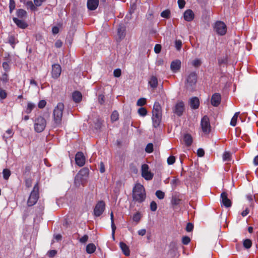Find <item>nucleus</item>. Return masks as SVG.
I'll return each mask as SVG.
<instances>
[{"label": "nucleus", "instance_id": "obj_37", "mask_svg": "<svg viewBox=\"0 0 258 258\" xmlns=\"http://www.w3.org/2000/svg\"><path fill=\"white\" fill-rule=\"evenodd\" d=\"M3 174L4 178L7 180L11 175V171L8 169H4L3 171Z\"/></svg>", "mask_w": 258, "mask_h": 258}, {"label": "nucleus", "instance_id": "obj_57", "mask_svg": "<svg viewBox=\"0 0 258 258\" xmlns=\"http://www.w3.org/2000/svg\"><path fill=\"white\" fill-rule=\"evenodd\" d=\"M57 251L56 250H50L48 252V255L50 257H54Z\"/></svg>", "mask_w": 258, "mask_h": 258}, {"label": "nucleus", "instance_id": "obj_35", "mask_svg": "<svg viewBox=\"0 0 258 258\" xmlns=\"http://www.w3.org/2000/svg\"><path fill=\"white\" fill-rule=\"evenodd\" d=\"M35 105L34 103L31 102L28 103L27 107L26 110V112L28 114L30 113L32 110L34 109Z\"/></svg>", "mask_w": 258, "mask_h": 258}, {"label": "nucleus", "instance_id": "obj_21", "mask_svg": "<svg viewBox=\"0 0 258 258\" xmlns=\"http://www.w3.org/2000/svg\"><path fill=\"white\" fill-rule=\"evenodd\" d=\"M117 35L120 40L122 39L125 35V28L123 25H119L117 29Z\"/></svg>", "mask_w": 258, "mask_h": 258}, {"label": "nucleus", "instance_id": "obj_61", "mask_svg": "<svg viewBox=\"0 0 258 258\" xmlns=\"http://www.w3.org/2000/svg\"><path fill=\"white\" fill-rule=\"evenodd\" d=\"M178 4L180 9H182L184 7L185 2L184 0H178Z\"/></svg>", "mask_w": 258, "mask_h": 258}, {"label": "nucleus", "instance_id": "obj_23", "mask_svg": "<svg viewBox=\"0 0 258 258\" xmlns=\"http://www.w3.org/2000/svg\"><path fill=\"white\" fill-rule=\"evenodd\" d=\"M190 106L192 109H197L200 104L199 100L197 97H193L190 99Z\"/></svg>", "mask_w": 258, "mask_h": 258}, {"label": "nucleus", "instance_id": "obj_29", "mask_svg": "<svg viewBox=\"0 0 258 258\" xmlns=\"http://www.w3.org/2000/svg\"><path fill=\"white\" fill-rule=\"evenodd\" d=\"M27 12L23 9H19L17 11V15L18 17L23 18L27 16Z\"/></svg>", "mask_w": 258, "mask_h": 258}, {"label": "nucleus", "instance_id": "obj_48", "mask_svg": "<svg viewBox=\"0 0 258 258\" xmlns=\"http://www.w3.org/2000/svg\"><path fill=\"white\" fill-rule=\"evenodd\" d=\"M194 229V225L191 223H188L186 226V231L187 232H191Z\"/></svg>", "mask_w": 258, "mask_h": 258}, {"label": "nucleus", "instance_id": "obj_25", "mask_svg": "<svg viewBox=\"0 0 258 258\" xmlns=\"http://www.w3.org/2000/svg\"><path fill=\"white\" fill-rule=\"evenodd\" d=\"M149 84L152 88H156L158 85V80L157 77L154 76H151L149 81Z\"/></svg>", "mask_w": 258, "mask_h": 258}, {"label": "nucleus", "instance_id": "obj_8", "mask_svg": "<svg viewBox=\"0 0 258 258\" xmlns=\"http://www.w3.org/2000/svg\"><path fill=\"white\" fill-rule=\"evenodd\" d=\"M244 205L245 206V210H249L255 208L256 201L255 196L252 194H248L245 195L244 199Z\"/></svg>", "mask_w": 258, "mask_h": 258}, {"label": "nucleus", "instance_id": "obj_56", "mask_svg": "<svg viewBox=\"0 0 258 258\" xmlns=\"http://www.w3.org/2000/svg\"><path fill=\"white\" fill-rule=\"evenodd\" d=\"M7 97V93L6 91L0 88V98L2 99L6 98Z\"/></svg>", "mask_w": 258, "mask_h": 258}, {"label": "nucleus", "instance_id": "obj_4", "mask_svg": "<svg viewBox=\"0 0 258 258\" xmlns=\"http://www.w3.org/2000/svg\"><path fill=\"white\" fill-rule=\"evenodd\" d=\"M46 125V120L42 116H38L34 120V130L37 133H41Z\"/></svg>", "mask_w": 258, "mask_h": 258}, {"label": "nucleus", "instance_id": "obj_27", "mask_svg": "<svg viewBox=\"0 0 258 258\" xmlns=\"http://www.w3.org/2000/svg\"><path fill=\"white\" fill-rule=\"evenodd\" d=\"M184 142L187 146H189L192 143V138L189 134H186L184 136Z\"/></svg>", "mask_w": 258, "mask_h": 258}, {"label": "nucleus", "instance_id": "obj_28", "mask_svg": "<svg viewBox=\"0 0 258 258\" xmlns=\"http://www.w3.org/2000/svg\"><path fill=\"white\" fill-rule=\"evenodd\" d=\"M110 218H111V229H112V235L113 238H114V233L116 230V226L115 225V224L114 223V218H113V212H111L110 213Z\"/></svg>", "mask_w": 258, "mask_h": 258}, {"label": "nucleus", "instance_id": "obj_50", "mask_svg": "<svg viewBox=\"0 0 258 258\" xmlns=\"http://www.w3.org/2000/svg\"><path fill=\"white\" fill-rule=\"evenodd\" d=\"M9 42L11 45H15L17 42L14 36H11L9 37Z\"/></svg>", "mask_w": 258, "mask_h": 258}, {"label": "nucleus", "instance_id": "obj_51", "mask_svg": "<svg viewBox=\"0 0 258 258\" xmlns=\"http://www.w3.org/2000/svg\"><path fill=\"white\" fill-rule=\"evenodd\" d=\"M175 161V157L174 156H170L167 159V163L169 165L173 164Z\"/></svg>", "mask_w": 258, "mask_h": 258}, {"label": "nucleus", "instance_id": "obj_32", "mask_svg": "<svg viewBox=\"0 0 258 258\" xmlns=\"http://www.w3.org/2000/svg\"><path fill=\"white\" fill-rule=\"evenodd\" d=\"M181 203V199L179 197H173L171 200V203L173 205H178Z\"/></svg>", "mask_w": 258, "mask_h": 258}, {"label": "nucleus", "instance_id": "obj_24", "mask_svg": "<svg viewBox=\"0 0 258 258\" xmlns=\"http://www.w3.org/2000/svg\"><path fill=\"white\" fill-rule=\"evenodd\" d=\"M73 100L76 102H79L81 101L82 98V94L79 91H75L72 94Z\"/></svg>", "mask_w": 258, "mask_h": 258}, {"label": "nucleus", "instance_id": "obj_59", "mask_svg": "<svg viewBox=\"0 0 258 258\" xmlns=\"http://www.w3.org/2000/svg\"><path fill=\"white\" fill-rule=\"evenodd\" d=\"M103 211H93V215L96 217H99L102 214Z\"/></svg>", "mask_w": 258, "mask_h": 258}, {"label": "nucleus", "instance_id": "obj_34", "mask_svg": "<svg viewBox=\"0 0 258 258\" xmlns=\"http://www.w3.org/2000/svg\"><path fill=\"white\" fill-rule=\"evenodd\" d=\"M142 217V214L139 212H138L133 215V220L134 221L138 223L140 221Z\"/></svg>", "mask_w": 258, "mask_h": 258}, {"label": "nucleus", "instance_id": "obj_22", "mask_svg": "<svg viewBox=\"0 0 258 258\" xmlns=\"http://www.w3.org/2000/svg\"><path fill=\"white\" fill-rule=\"evenodd\" d=\"M13 20L14 23L20 28L25 29L28 26L27 24L25 23L23 20H19L16 18H13Z\"/></svg>", "mask_w": 258, "mask_h": 258}, {"label": "nucleus", "instance_id": "obj_1", "mask_svg": "<svg viewBox=\"0 0 258 258\" xmlns=\"http://www.w3.org/2000/svg\"><path fill=\"white\" fill-rule=\"evenodd\" d=\"M162 119V110L160 104L156 102L153 106L152 110V124L155 128L158 127Z\"/></svg>", "mask_w": 258, "mask_h": 258}, {"label": "nucleus", "instance_id": "obj_47", "mask_svg": "<svg viewBox=\"0 0 258 258\" xmlns=\"http://www.w3.org/2000/svg\"><path fill=\"white\" fill-rule=\"evenodd\" d=\"M170 15V11L169 10H165L161 13V17L168 18Z\"/></svg>", "mask_w": 258, "mask_h": 258}, {"label": "nucleus", "instance_id": "obj_30", "mask_svg": "<svg viewBox=\"0 0 258 258\" xmlns=\"http://www.w3.org/2000/svg\"><path fill=\"white\" fill-rule=\"evenodd\" d=\"M239 112H236L234 114V116L232 117V118L231 120V121H230L231 125H232L233 126H235L236 125L237 120V118L239 115Z\"/></svg>", "mask_w": 258, "mask_h": 258}, {"label": "nucleus", "instance_id": "obj_19", "mask_svg": "<svg viewBox=\"0 0 258 258\" xmlns=\"http://www.w3.org/2000/svg\"><path fill=\"white\" fill-rule=\"evenodd\" d=\"M184 19L185 21L190 22L194 18V14L191 10H187L184 13Z\"/></svg>", "mask_w": 258, "mask_h": 258}, {"label": "nucleus", "instance_id": "obj_9", "mask_svg": "<svg viewBox=\"0 0 258 258\" xmlns=\"http://www.w3.org/2000/svg\"><path fill=\"white\" fill-rule=\"evenodd\" d=\"M214 30L218 35L222 36L226 34L227 27L223 22L217 21L215 23Z\"/></svg>", "mask_w": 258, "mask_h": 258}, {"label": "nucleus", "instance_id": "obj_54", "mask_svg": "<svg viewBox=\"0 0 258 258\" xmlns=\"http://www.w3.org/2000/svg\"><path fill=\"white\" fill-rule=\"evenodd\" d=\"M46 104V102L44 100H41L38 103V107L39 108H44Z\"/></svg>", "mask_w": 258, "mask_h": 258}, {"label": "nucleus", "instance_id": "obj_55", "mask_svg": "<svg viewBox=\"0 0 258 258\" xmlns=\"http://www.w3.org/2000/svg\"><path fill=\"white\" fill-rule=\"evenodd\" d=\"M113 75L115 77H119L121 75V70L119 69H116L114 70Z\"/></svg>", "mask_w": 258, "mask_h": 258}, {"label": "nucleus", "instance_id": "obj_45", "mask_svg": "<svg viewBox=\"0 0 258 258\" xmlns=\"http://www.w3.org/2000/svg\"><path fill=\"white\" fill-rule=\"evenodd\" d=\"M182 46V42L180 40H176L175 42V46L177 50H180Z\"/></svg>", "mask_w": 258, "mask_h": 258}, {"label": "nucleus", "instance_id": "obj_53", "mask_svg": "<svg viewBox=\"0 0 258 258\" xmlns=\"http://www.w3.org/2000/svg\"><path fill=\"white\" fill-rule=\"evenodd\" d=\"M1 81L4 83H7L8 81V76L6 73L2 75L1 77Z\"/></svg>", "mask_w": 258, "mask_h": 258}, {"label": "nucleus", "instance_id": "obj_2", "mask_svg": "<svg viewBox=\"0 0 258 258\" xmlns=\"http://www.w3.org/2000/svg\"><path fill=\"white\" fill-rule=\"evenodd\" d=\"M133 198L134 201L142 203L146 198V193L144 187L140 183L136 184L133 190Z\"/></svg>", "mask_w": 258, "mask_h": 258}, {"label": "nucleus", "instance_id": "obj_64", "mask_svg": "<svg viewBox=\"0 0 258 258\" xmlns=\"http://www.w3.org/2000/svg\"><path fill=\"white\" fill-rule=\"evenodd\" d=\"M104 96L102 94H100L98 96V101L100 104H103L104 103Z\"/></svg>", "mask_w": 258, "mask_h": 258}, {"label": "nucleus", "instance_id": "obj_42", "mask_svg": "<svg viewBox=\"0 0 258 258\" xmlns=\"http://www.w3.org/2000/svg\"><path fill=\"white\" fill-rule=\"evenodd\" d=\"M138 113L142 116H145L147 113V111L145 108L141 107L138 109Z\"/></svg>", "mask_w": 258, "mask_h": 258}, {"label": "nucleus", "instance_id": "obj_7", "mask_svg": "<svg viewBox=\"0 0 258 258\" xmlns=\"http://www.w3.org/2000/svg\"><path fill=\"white\" fill-rule=\"evenodd\" d=\"M39 198V186L38 183H36L33 187V190L31 191L29 198L28 200V206L30 207L35 205Z\"/></svg>", "mask_w": 258, "mask_h": 258}, {"label": "nucleus", "instance_id": "obj_15", "mask_svg": "<svg viewBox=\"0 0 258 258\" xmlns=\"http://www.w3.org/2000/svg\"><path fill=\"white\" fill-rule=\"evenodd\" d=\"M75 161L77 165L82 167L85 163V159L83 153L78 152L75 156Z\"/></svg>", "mask_w": 258, "mask_h": 258}, {"label": "nucleus", "instance_id": "obj_43", "mask_svg": "<svg viewBox=\"0 0 258 258\" xmlns=\"http://www.w3.org/2000/svg\"><path fill=\"white\" fill-rule=\"evenodd\" d=\"M146 152L151 153L153 151V145L152 143H149L145 148Z\"/></svg>", "mask_w": 258, "mask_h": 258}, {"label": "nucleus", "instance_id": "obj_40", "mask_svg": "<svg viewBox=\"0 0 258 258\" xmlns=\"http://www.w3.org/2000/svg\"><path fill=\"white\" fill-rule=\"evenodd\" d=\"M155 195L160 200L164 199L165 194L161 190H158L156 191Z\"/></svg>", "mask_w": 258, "mask_h": 258}, {"label": "nucleus", "instance_id": "obj_10", "mask_svg": "<svg viewBox=\"0 0 258 258\" xmlns=\"http://www.w3.org/2000/svg\"><path fill=\"white\" fill-rule=\"evenodd\" d=\"M142 176L147 180H151L154 176V174L149 170V166L146 164H144L141 167Z\"/></svg>", "mask_w": 258, "mask_h": 258}, {"label": "nucleus", "instance_id": "obj_20", "mask_svg": "<svg viewBox=\"0 0 258 258\" xmlns=\"http://www.w3.org/2000/svg\"><path fill=\"white\" fill-rule=\"evenodd\" d=\"M119 246L121 248L123 254L126 256H128L130 254V250L128 246L123 242H119Z\"/></svg>", "mask_w": 258, "mask_h": 258}, {"label": "nucleus", "instance_id": "obj_60", "mask_svg": "<svg viewBox=\"0 0 258 258\" xmlns=\"http://www.w3.org/2000/svg\"><path fill=\"white\" fill-rule=\"evenodd\" d=\"M45 0H34V3L36 7H39L41 6L43 2Z\"/></svg>", "mask_w": 258, "mask_h": 258}, {"label": "nucleus", "instance_id": "obj_13", "mask_svg": "<svg viewBox=\"0 0 258 258\" xmlns=\"http://www.w3.org/2000/svg\"><path fill=\"white\" fill-rule=\"evenodd\" d=\"M61 68L59 64H54L52 66L51 75L54 79L58 78L61 74Z\"/></svg>", "mask_w": 258, "mask_h": 258}, {"label": "nucleus", "instance_id": "obj_44", "mask_svg": "<svg viewBox=\"0 0 258 258\" xmlns=\"http://www.w3.org/2000/svg\"><path fill=\"white\" fill-rule=\"evenodd\" d=\"M146 99L144 98H141L138 100V101L137 102V105L139 106H143L144 105H145L146 104Z\"/></svg>", "mask_w": 258, "mask_h": 258}, {"label": "nucleus", "instance_id": "obj_38", "mask_svg": "<svg viewBox=\"0 0 258 258\" xmlns=\"http://www.w3.org/2000/svg\"><path fill=\"white\" fill-rule=\"evenodd\" d=\"M252 245L251 241L249 239H246L243 241V246L245 248H249Z\"/></svg>", "mask_w": 258, "mask_h": 258}, {"label": "nucleus", "instance_id": "obj_49", "mask_svg": "<svg viewBox=\"0 0 258 258\" xmlns=\"http://www.w3.org/2000/svg\"><path fill=\"white\" fill-rule=\"evenodd\" d=\"M201 64V61L199 59H196L192 61V64L195 67H198Z\"/></svg>", "mask_w": 258, "mask_h": 258}, {"label": "nucleus", "instance_id": "obj_46", "mask_svg": "<svg viewBox=\"0 0 258 258\" xmlns=\"http://www.w3.org/2000/svg\"><path fill=\"white\" fill-rule=\"evenodd\" d=\"M190 241V238L187 236H183L182 238V243L184 245L188 244Z\"/></svg>", "mask_w": 258, "mask_h": 258}, {"label": "nucleus", "instance_id": "obj_5", "mask_svg": "<svg viewBox=\"0 0 258 258\" xmlns=\"http://www.w3.org/2000/svg\"><path fill=\"white\" fill-rule=\"evenodd\" d=\"M197 75L195 72L190 73L186 77L185 85L187 89L192 90L196 86Z\"/></svg>", "mask_w": 258, "mask_h": 258}, {"label": "nucleus", "instance_id": "obj_41", "mask_svg": "<svg viewBox=\"0 0 258 258\" xmlns=\"http://www.w3.org/2000/svg\"><path fill=\"white\" fill-rule=\"evenodd\" d=\"M14 133L13 131L11 129H8L6 132V135H4L3 137L4 138H6V140L9 138H11L13 136Z\"/></svg>", "mask_w": 258, "mask_h": 258}, {"label": "nucleus", "instance_id": "obj_14", "mask_svg": "<svg viewBox=\"0 0 258 258\" xmlns=\"http://www.w3.org/2000/svg\"><path fill=\"white\" fill-rule=\"evenodd\" d=\"M221 202L222 205L226 208H229L231 206V202L227 198V194L225 192L221 194Z\"/></svg>", "mask_w": 258, "mask_h": 258}, {"label": "nucleus", "instance_id": "obj_18", "mask_svg": "<svg viewBox=\"0 0 258 258\" xmlns=\"http://www.w3.org/2000/svg\"><path fill=\"white\" fill-rule=\"evenodd\" d=\"M221 101V95L219 93L214 94L211 98V104L214 106H217Z\"/></svg>", "mask_w": 258, "mask_h": 258}, {"label": "nucleus", "instance_id": "obj_39", "mask_svg": "<svg viewBox=\"0 0 258 258\" xmlns=\"http://www.w3.org/2000/svg\"><path fill=\"white\" fill-rule=\"evenodd\" d=\"M118 113L116 111H114L111 115V120L112 122L116 121L118 119Z\"/></svg>", "mask_w": 258, "mask_h": 258}, {"label": "nucleus", "instance_id": "obj_3", "mask_svg": "<svg viewBox=\"0 0 258 258\" xmlns=\"http://www.w3.org/2000/svg\"><path fill=\"white\" fill-rule=\"evenodd\" d=\"M64 105L63 103H58L53 110V124L54 126H57L61 124Z\"/></svg>", "mask_w": 258, "mask_h": 258}, {"label": "nucleus", "instance_id": "obj_31", "mask_svg": "<svg viewBox=\"0 0 258 258\" xmlns=\"http://www.w3.org/2000/svg\"><path fill=\"white\" fill-rule=\"evenodd\" d=\"M105 208V204L103 201H99L96 205L94 210H104Z\"/></svg>", "mask_w": 258, "mask_h": 258}, {"label": "nucleus", "instance_id": "obj_16", "mask_svg": "<svg viewBox=\"0 0 258 258\" xmlns=\"http://www.w3.org/2000/svg\"><path fill=\"white\" fill-rule=\"evenodd\" d=\"M181 61L179 59H176L172 61L170 64V69L173 73L177 72L181 67Z\"/></svg>", "mask_w": 258, "mask_h": 258}, {"label": "nucleus", "instance_id": "obj_36", "mask_svg": "<svg viewBox=\"0 0 258 258\" xmlns=\"http://www.w3.org/2000/svg\"><path fill=\"white\" fill-rule=\"evenodd\" d=\"M223 160L224 161H229L231 160V154L229 152H225L223 155Z\"/></svg>", "mask_w": 258, "mask_h": 258}, {"label": "nucleus", "instance_id": "obj_12", "mask_svg": "<svg viewBox=\"0 0 258 258\" xmlns=\"http://www.w3.org/2000/svg\"><path fill=\"white\" fill-rule=\"evenodd\" d=\"M184 110V104L182 101H178L176 103L174 109V112L178 116L182 115Z\"/></svg>", "mask_w": 258, "mask_h": 258}, {"label": "nucleus", "instance_id": "obj_26", "mask_svg": "<svg viewBox=\"0 0 258 258\" xmlns=\"http://www.w3.org/2000/svg\"><path fill=\"white\" fill-rule=\"evenodd\" d=\"M96 246L93 243H89L86 246V252L89 254L93 253L96 250Z\"/></svg>", "mask_w": 258, "mask_h": 258}, {"label": "nucleus", "instance_id": "obj_6", "mask_svg": "<svg viewBox=\"0 0 258 258\" xmlns=\"http://www.w3.org/2000/svg\"><path fill=\"white\" fill-rule=\"evenodd\" d=\"M89 174V170L86 168H83L77 174L75 178V184L77 186L86 179Z\"/></svg>", "mask_w": 258, "mask_h": 258}, {"label": "nucleus", "instance_id": "obj_17", "mask_svg": "<svg viewBox=\"0 0 258 258\" xmlns=\"http://www.w3.org/2000/svg\"><path fill=\"white\" fill-rule=\"evenodd\" d=\"M98 0H88L87 1V7L90 10L93 11L97 9L98 6Z\"/></svg>", "mask_w": 258, "mask_h": 258}, {"label": "nucleus", "instance_id": "obj_33", "mask_svg": "<svg viewBox=\"0 0 258 258\" xmlns=\"http://www.w3.org/2000/svg\"><path fill=\"white\" fill-rule=\"evenodd\" d=\"M26 6L28 9H30L31 11H35L36 10L35 4L32 1H28L25 3Z\"/></svg>", "mask_w": 258, "mask_h": 258}, {"label": "nucleus", "instance_id": "obj_52", "mask_svg": "<svg viewBox=\"0 0 258 258\" xmlns=\"http://www.w3.org/2000/svg\"><path fill=\"white\" fill-rule=\"evenodd\" d=\"M88 240V236L87 235H84L80 239L79 241L82 243H86Z\"/></svg>", "mask_w": 258, "mask_h": 258}, {"label": "nucleus", "instance_id": "obj_11", "mask_svg": "<svg viewBox=\"0 0 258 258\" xmlns=\"http://www.w3.org/2000/svg\"><path fill=\"white\" fill-rule=\"evenodd\" d=\"M201 125L203 132L208 134L211 131V125L209 117L205 115L204 116L201 122Z\"/></svg>", "mask_w": 258, "mask_h": 258}, {"label": "nucleus", "instance_id": "obj_63", "mask_svg": "<svg viewBox=\"0 0 258 258\" xmlns=\"http://www.w3.org/2000/svg\"><path fill=\"white\" fill-rule=\"evenodd\" d=\"M150 208L151 210H156L157 209V204L155 202L152 201L150 204Z\"/></svg>", "mask_w": 258, "mask_h": 258}, {"label": "nucleus", "instance_id": "obj_62", "mask_svg": "<svg viewBox=\"0 0 258 258\" xmlns=\"http://www.w3.org/2000/svg\"><path fill=\"white\" fill-rule=\"evenodd\" d=\"M197 154L199 157H203L204 155L205 152L203 149H199L197 151Z\"/></svg>", "mask_w": 258, "mask_h": 258}, {"label": "nucleus", "instance_id": "obj_58", "mask_svg": "<svg viewBox=\"0 0 258 258\" xmlns=\"http://www.w3.org/2000/svg\"><path fill=\"white\" fill-rule=\"evenodd\" d=\"M161 46L160 44H156L154 47V51L156 53H159L161 51Z\"/></svg>", "mask_w": 258, "mask_h": 258}]
</instances>
